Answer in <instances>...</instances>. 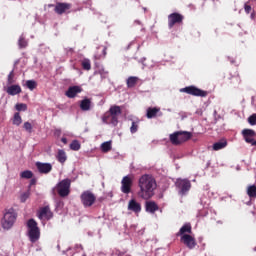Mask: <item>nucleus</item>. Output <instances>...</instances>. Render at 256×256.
Instances as JSON below:
<instances>
[{
	"mask_svg": "<svg viewBox=\"0 0 256 256\" xmlns=\"http://www.w3.org/2000/svg\"><path fill=\"white\" fill-rule=\"evenodd\" d=\"M139 191L137 193L140 199L149 201L155 195V189H157V181L153 176L149 174L142 175L138 180Z\"/></svg>",
	"mask_w": 256,
	"mask_h": 256,
	"instance_id": "1",
	"label": "nucleus"
},
{
	"mask_svg": "<svg viewBox=\"0 0 256 256\" xmlns=\"http://www.w3.org/2000/svg\"><path fill=\"white\" fill-rule=\"evenodd\" d=\"M28 238L31 243H37L38 239H41V230L37 225L35 219H29L27 221Z\"/></svg>",
	"mask_w": 256,
	"mask_h": 256,
	"instance_id": "2",
	"label": "nucleus"
},
{
	"mask_svg": "<svg viewBox=\"0 0 256 256\" xmlns=\"http://www.w3.org/2000/svg\"><path fill=\"white\" fill-rule=\"evenodd\" d=\"M191 137H193V134L191 132L176 131L170 134L169 139L172 145H181L182 143H186V141H189Z\"/></svg>",
	"mask_w": 256,
	"mask_h": 256,
	"instance_id": "3",
	"label": "nucleus"
},
{
	"mask_svg": "<svg viewBox=\"0 0 256 256\" xmlns=\"http://www.w3.org/2000/svg\"><path fill=\"white\" fill-rule=\"evenodd\" d=\"M15 221H17V212H15V209L10 208L4 214L2 220L3 229H11L15 225Z\"/></svg>",
	"mask_w": 256,
	"mask_h": 256,
	"instance_id": "4",
	"label": "nucleus"
},
{
	"mask_svg": "<svg viewBox=\"0 0 256 256\" xmlns=\"http://www.w3.org/2000/svg\"><path fill=\"white\" fill-rule=\"evenodd\" d=\"M54 189L57 191L59 197H69L71 193V179L66 178L60 181Z\"/></svg>",
	"mask_w": 256,
	"mask_h": 256,
	"instance_id": "5",
	"label": "nucleus"
},
{
	"mask_svg": "<svg viewBox=\"0 0 256 256\" xmlns=\"http://www.w3.org/2000/svg\"><path fill=\"white\" fill-rule=\"evenodd\" d=\"M80 200H81L83 207H85V209H87V208L93 207V205H95V201H97V196H95L93 194V192L86 190L80 195Z\"/></svg>",
	"mask_w": 256,
	"mask_h": 256,
	"instance_id": "6",
	"label": "nucleus"
},
{
	"mask_svg": "<svg viewBox=\"0 0 256 256\" xmlns=\"http://www.w3.org/2000/svg\"><path fill=\"white\" fill-rule=\"evenodd\" d=\"M181 93H187V95H192L193 97H207L209 92L197 88V86H188L180 89Z\"/></svg>",
	"mask_w": 256,
	"mask_h": 256,
	"instance_id": "7",
	"label": "nucleus"
},
{
	"mask_svg": "<svg viewBox=\"0 0 256 256\" xmlns=\"http://www.w3.org/2000/svg\"><path fill=\"white\" fill-rule=\"evenodd\" d=\"M183 19H185V16H183L182 14L177 12L171 13L168 16L169 29H173L174 25H183Z\"/></svg>",
	"mask_w": 256,
	"mask_h": 256,
	"instance_id": "8",
	"label": "nucleus"
},
{
	"mask_svg": "<svg viewBox=\"0 0 256 256\" xmlns=\"http://www.w3.org/2000/svg\"><path fill=\"white\" fill-rule=\"evenodd\" d=\"M133 187V178L131 176H124L121 181V191L125 195L131 193V188Z\"/></svg>",
	"mask_w": 256,
	"mask_h": 256,
	"instance_id": "9",
	"label": "nucleus"
},
{
	"mask_svg": "<svg viewBox=\"0 0 256 256\" xmlns=\"http://www.w3.org/2000/svg\"><path fill=\"white\" fill-rule=\"evenodd\" d=\"M242 135L246 141V143H249L250 145H252L253 147L256 146V132L253 129H244L242 131Z\"/></svg>",
	"mask_w": 256,
	"mask_h": 256,
	"instance_id": "10",
	"label": "nucleus"
},
{
	"mask_svg": "<svg viewBox=\"0 0 256 256\" xmlns=\"http://www.w3.org/2000/svg\"><path fill=\"white\" fill-rule=\"evenodd\" d=\"M176 187L179 189L181 195H185L191 189V182L187 179H178Z\"/></svg>",
	"mask_w": 256,
	"mask_h": 256,
	"instance_id": "11",
	"label": "nucleus"
},
{
	"mask_svg": "<svg viewBox=\"0 0 256 256\" xmlns=\"http://www.w3.org/2000/svg\"><path fill=\"white\" fill-rule=\"evenodd\" d=\"M72 5L66 2H57L54 8V11L57 15H63L65 13H69V9H71Z\"/></svg>",
	"mask_w": 256,
	"mask_h": 256,
	"instance_id": "12",
	"label": "nucleus"
},
{
	"mask_svg": "<svg viewBox=\"0 0 256 256\" xmlns=\"http://www.w3.org/2000/svg\"><path fill=\"white\" fill-rule=\"evenodd\" d=\"M35 166L38 172L42 175H48V173L53 171V165H51V163L36 162Z\"/></svg>",
	"mask_w": 256,
	"mask_h": 256,
	"instance_id": "13",
	"label": "nucleus"
},
{
	"mask_svg": "<svg viewBox=\"0 0 256 256\" xmlns=\"http://www.w3.org/2000/svg\"><path fill=\"white\" fill-rule=\"evenodd\" d=\"M181 243L186 245L188 249H195L197 247V240H195V237L190 235H183L180 238Z\"/></svg>",
	"mask_w": 256,
	"mask_h": 256,
	"instance_id": "14",
	"label": "nucleus"
},
{
	"mask_svg": "<svg viewBox=\"0 0 256 256\" xmlns=\"http://www.w3.org/2000/svg\"><path fill=\"white\" fill-rule=\"evenodd\" d=\"M38 218L47 219V221H49V219H53V213L51 212V208L49 206H44L40 208V210L38 211Z\"/></svg>",
	"mask_w": 256,
	"mask_h": 256,
	"instance_id": "15",
	"label": "nucleus"
},
{
	"mask_svg": "<svg viewBox=\"0 0 256 256\" xmlns=\"http://www.w3.org/2000/svg\"><path fill=\"white\" fill-rule=\"evenodd\" d=\"M82 91H83V88H81V86H70L66 91L65 95L69 99H75L78 93H81Z\"/></svg>",
	"mask_w": 256,
	"mask_h": 256,
	"instance_id": "16",
	"label": "nucleus"
},
{
	"mask_svg": "<svg viewBox=\"0 0 256 256\" xmlns=\"http://www.w3.org/2000/svg\"><path fill=\"white\" fill-rule=\"evenodd\" d=\"M128 211H132L133 213H141V203L137 202L135 199H131L128 202Z\"/></svg>",
	"mask_w": 256,
	"mask_h": 256,
	"instance_id": "17",
	"label": "nucleus"
},
{
	"mask_svg": "<svg viewBox=\"0 0 256 256\" xmlns=\"http://www.w3.org/2000/svg\"><path fill=\"white\" fill-rule=\"evenodd\" d=\"M191 233H193L191 223H186L180 228L179 232L177 233V237H183V235H191Z\"/></svg>",
	"mask_w": 256,
	"mask_h": 256,
	"instance_id": "18",
	"label": "nucleus"
},
{
	"mask_svg": "<svg viewBox=\"0 0 256 256\" xmlns=\"http://www.w3.org/2000/svg\"><path fill=\"white\" fill-rule=\"evenodd\" d=\"M22 89L21 86L15 84V85H11L6 89V93H8V95H19V93H21Z\"/></svg>",
	"mask_w": 256,
	"mask_h": 256,
	"instance_id": "19",
	"label": "nucleus"
},
{
	"mask_svg": "<svg viewBox=\"0 0 256 256\" xmlns=\"http://www.w3.org/2000/svg\"><path fill=\"white\" fill-rule=\"evenodd\" d=\"M109 115L119 117L121 115V107L117 105L110 107L109 111L106 112V119L109 118Z\"/></svg>",
	"mask_w": 256,
	"mask_h": 256,
	"instance_id": "20",
	"label": "nucleus"
},
{
	"mask_svg": "<svg viewBox=\"0 0 256 256\" xmlns=\"http://www.w3.org/2000/svg\"><path fill=\"white\" fill-rule=\"evenodd\" d=\"M145 208L147 213H155V211H159V205H157L155 201H147Z\"/></svg>",
	"mask_w": 256,
	"mask_h": 256,
	"instance_id": "21",
	"label": "nucleus"
},
{
	"mask_svg": "<svg viewBox=\"0 0 256 256\" xmlns=\"http://www.w3.org/2000/svg\"><path fill=\"white\" fill-rule=\"evenodd\" d=\"M160 111H161V108L149 107L146 112L147 119H153L157 117V113H159Z\"/></svg>",
	"mask_w": 256,
	"mask_h": 256,
	"instance_id": "22",
	"label": "nucleus"
},
{
	"mask_svg": "<svg viewBox=\"0 0 256 256\" xmlns=\"http://www.w3.org/2000/svg\"><path fill=\"white\" fill-rule=\"evenodd\" d=\"M80 109H82V111H89L91 109V99H83L80 103Z\"/></svg>",
	"mask_w": 256,
	"mask_h": 256,
	"instance_id": "23",
	"label": "nucleus"
},
{
	"mask_svg": "<svg viewBox=\"0 0 256 256\" xmlns=\"http://www.w3.org/2000/svg\"><path fill=\"white\" fill-rule=\"evenodd\" d=\"M227 147V140H221L213 144V151H221Z\"/></svg>",
	"mask_w": 256,
	"mask_h": 256,
	"instance_id": "24",
	"label": "nucleus"
},
{
	"mask_svg": "<svg viewBox=\"0 0 256 256\" xmlns=\"http://www.w3.org/2000/svg\"><path fill=\"white\" fill-rule=\"evenodd\" d=\"M56 159L59 161V163H65V161H67V154L65 153V150H58Z\"/></svg>",
	"mask_w": 256,
	"mask_h": 256,
	"instance_id": "25",
	"label": "nucleus"
},
{
	"mask_svg": "<svg viewBox=\"0 0 256 256\" xmlns=\"http://www.w3.org/2000/svg\"><path fill=\"white\" fill-rule=\"evenodd\" d=\"M139 81V78L135 77V76H130L128 79H127V87L129 89H132V87H135V85H137Z\"/></svg>",
	"mask_w": 256,
	"mask_h": 256,
	"instance_id": "26",
	"label": "nucleus"
},
{
	"mask_svg": "<svg viewBox=\"0 0 256 256\" xmlns=\"http://www.w3.org/2000/svg\"><path fill=\"white\" fill-rule=\"evenodd\" d=\"M247 195L250 199H256V186L255 185L248 186Z\"/></svg>",
	"mask_w": 256,
	"mask_h": 256,
	"instance_id": "27",
	"label": "nucleus"
},
{
	"mask_svg": "<svg viewBox=\"0 0 256 256\" xmlns=\"http://www.w3.org/2000/svg\"><path fill=\"white\" fill-rule=\"evenodd\" d=\"M12 123H13V125H16L17 127H19V125H21V123H23V119L21 118V115L19 114V112H16L14 114Z\"/></svg>",
	"mask_w": 256,
	"mask_h": 256,
	"instance_id": "28",
	"label": "nucleus"
},
{
	"mask_svg": "<svg viewBox=\"0 0 256 256\" xmlns=\"http://www.w3.org/2000/svg\"><path fill=\"white\" fill-rule=\"evenodd\" d=\"M112 146H111V141H107L101 144V151L103 153H109L111 151Z\"/></svg>",
	"mask_w": 256,
	"mask_h": 256,
	"instance_id": "29",
	"label": "nucleus"
},
{
	"mask_svg": "<svg viewBox=\"0 0 256 256\" xmlns=\"http://www.w3.org/2000/svg\"><path fill=\"white\" fill-rule=\"evenodd\" d=\"M81 65L84 71H91V60L84 59L82 60Z\"/></svg>",
	"mask_w": 256,
	"mask_h": 256,
	"instance_id": "30",
	"label": "nucleus"
},
{
	"mask_svg": "<svg viewBox=\"0 0 256 256\" xmlns=\"http://www.w3.org/2000/svg\"><path fill=\"white\" fill-rule=\"evenodd\" d=\"M21 179H32L33 178V172L31 170H25L20 173Z\"/></svg>",
	"mask_w": 256,
	"mask_h": 256,
	"instance_id": "31",
	"label": "nucleus"
},
{
	"mask_svg": "<svg viewBox=\"0 0 256 256\" xmlns=\"http://www.w3.org/2000/svg\"><path fill=\"white\" fill-rule=\"evenodd\" d=\"M27 45H28V42H27V40L25 39V37L20 36V38H19V40H18L19 49H25V47H27Z\"/></svg>",
	"mask_w": 256,
	"mask_h": 256,
	"instance_id": "32",
	"label": "nucleus"
},
{
	"mask_svg": "<svg viewBox=\"0 0 256 256\" xmlns=\"http://www.w3.org/2000/svg\"><path fill=\"white\" fill-rule=\"evenodd\" d=\"M70 149L72 151H79L81 149V144L77 140H73L70 144Z\"/></svg>",
	"mask_w": 256,
	"mask_h": 256,
	"instance_id": "33",
	"label": "nucleus"
},
{
	"mask_svg": "<svg viewBox=\"0 0 256 256\" xmlns=\"http://www.w3.org/2000/svg\"><path fill=\"white\" fill-rule=\"evenodd\" d=\"M13 83H15V71L14 70H12L8 74V78H7V84L8 85H13Z\"/></svg>",
	"mask_w": 256,
	"mask_h": 256,
	"instance_id": "34",
	"label": "nucleus"
},
{
	"mask_svg": "<svg viewBox=\"0 0 256 256\" xmlns=\"http://www.w3.org/2000/svg\"><path fill=\"white\" fill-rule=\"evenodd\" d=\"M26 87L30 89V91H33V89L37 88V82L35 80H28L26 81Z\"/></svg>",
	"mask_w": 256,
	"mask_h": 256,
	"instance_id": "35",
	"label": "nucleus"
},
{
	"mask_svg": "<svg viewBox=\"0 0 256 256\" xmlns=\"http://www.w3.org/2000/svg\"><path fill=\"white\" fill-rule=\"evenodd\" d=\"M29 197H31V191L28 190V191L22 193L20 196L21 203H25V201H27Z\"/></svg>",
	"mask_w": 256,
	"mask_h": 256,
	"instance_id": "36",
	"label": "nucleus"
},
{
	"mask_svg": "<svg viewBox=\"0 0 256 256\" xmlns=\"http://www.w3.org/2000/svg\"><path fill=\"white\" fill-rule=\"evenodd\" d=\"M137 131H139V122L133 121V122H132V125H131V127H130V132H131L132 134H134V133H137Z\"/></svg>",
	"mask_w": 256,
	"mask_h": 256,
	"instance_id": "37",
	"label": "nucleus"
},
{
	"mask_svg": "<svg viewBox=\"0 0 256 256\" xmlns=\"http://www.w3.org/2000/svg\"><path fill=\"white\" fill-rule=\"evenodd\" d=\"M111 118H110V125H114L117 126L118 123H119V116H114V115H110Z\"/></svg>",
	"mask_w": 256,
	"mask_h": 256,
	"instance_id": "38",
	"label": "nucleus"
},
{
	"mask_svg": "<svg viewBox=\"0 0 256 256\" xmlns=\"http://www.w3.org/2000/svg\"><path fill=\"white\" fill-rule=\"evenodd\" d=\"M23 127L27 133H33V125L30 122H25Z\"/></svg>",
	"mask_w": 256,
	"mask_h": 256,
	"instance_id": "39",
	"label": "nucleus"
},
{
	"mask_svg": "<svg viewBox=\"0 0 256 256\" xmlns=\"http://www.w3.org/2000/svg\"><path fill=\"white\" fill-rule=\"evenodd\" d=\"M248 123L252 126L256 125V113L248 117Z\"/></svg>",
	"mask_w": 256,
	"mask_h": 256,
	"instance_id": "40",
	"label": "nucleus"
},
{
	"mask_svg": "<svg viewBox=\"0 0 256 256\" xmlns=\"http://www.w3.org/2000/svg\"><path fill=\"white\" fill-rule=\"evenodd\" d=\"M27 109V104L19 103L16 104V111H25Z\"/></svg>",
	"mask_w": 256,
	"mask_h": 256,
	"instance_id": "41",
	"label": "nucleus"
},
{
	"mask_svg": "<svg viewBox=\"0 0 256 256\" xmlns=\"http://www.w3.org/2000/svg\"><path fill=\"white\" fill-rule=\"evenodd\" d=\"M106 117H107V112L102 117L103 123H106L107 125H111V115H109L108 118Z\"/></svg>",
	"mask_w": 256,
	"mask_h": 256,
	"instance_id": "42",
	"label": "nucleus"
},
{
	"mask_svg": "<svg viewBox=\"0 0 256 256\" xmlns=\"http://www.w3.org/2000/svg\"><path fill=\"white\" fill-rule=\"evenodd\" d=\"M244 10H245V13H247L249 15V13H251V5H249L248 3H246L244 5Z\"/></svg>",
	"mask_w": 256,
	"mask_h": 256,
	"instance_id": "43",
	"label": "nucleus"
},
{
	"mask_svg": "<svg viewBox=\"0 0 256 256\" xmlns=\"http://www.w3.org/2000/svg\"><path fill=\"white\" fill-rule=\"evenodd\" d=\"M61 141L64 143V145H67V138L63 137L61 138Z\"/></svg>",
	"mask_w": 256,
	"mask_h": 256,
	"instance_id": "44",
	"label": "nucleus"
},
{
	"mask_svg": "<svg viewBox=\"0 0 256 256\" xmlns=\"http://www.w3.org/2000/svg\"><path fill=\"white\" fill-rule=\"evenodd\" d=\"M37 183V181L35 180V179H32L31 181H30V185H35Z\"/></svg>",
	"mask_w": 256,
	"mask_h": 256,
	"instance_id": "45",
	"label": "nucleus"
},
{
	"mask_svg": "<svg viewBox=\"0 0 256 256\" xmlns=\"http://www.w3.org/2000/svg\"><path fill=\"white\" fill-rule=\"evenodd\" d=\"M48 7H54V5L53 4H49Z\"/></svg>",
	"mask_w": 256,
	"mask_h": 256,
	"instance_id": "46",
	"label": "nucleus"
}]
</instances>
